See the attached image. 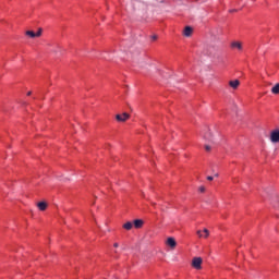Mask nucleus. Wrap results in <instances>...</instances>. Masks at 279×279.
Returning <instances> with one entry per match:
<instances>
[{"label": "nucleus", "mask_w": 279, "mask_h": 279, "mask_svg": "<svg viewBox=\"0 0 279 279\" xmlns=\"http://www.w3.org/2000/svg\"><path fill=\"white\" fill-rule=\"evenodd\" d=\"M166 245H168L169 247H171V250H175L178 242H175L174 238H168L166 241Z\"/></svg>", "instance_id": "20e7f679"}, {"label": "nucleus", "mask_w": 279, "mask_h": 279, "mask_svg": "<svg viewBox=\"0 0 279 279\" xmlns=\"http://www.w3.org/2000/svg\"><path fill=\"white\" fill-rule=\"evenodd\" d=\"M26 36H28L29 38H36V33L34 31H26Z\"/></svg>", "instance_id": "ddd939ff"}, {"label": "nucleus", "mask_w": 279, "mask_h": 279, "mask_svg": "<svg viewBox=\"0 0 279 279\" xmlns=\"http://www.w3.org/2000/svg\"><path fill=\"white\" fill-rule=\"evenodd\" d=\"M272 95H279V83L271 88Z\"/></svg>", "instance_id": "9b49d317"}, {"label": "nucleus", "mask_w": 279, "mask_h": 279, "mask_svg": "<svg viewBox=\"0 0 279 279\" xmlns=\"http://www.w3.org/2000/svg\"><path fill=\"white\" fill-rule=\"evenodd\" d=\"M231 48L238 49V51H243V44H241V41H232Z\"/></svg>", "instance_id": "39448f33"}, {"label": "nucleus", "mask_w": 279, "mask_h": 279, "mask_svg": "<svg viewBox=\"0 0 279 279\" xmlns=\"http://www.w3.org/2000/svg\"><path fill=\"white\" fill-rule=\"evenodd\" d=\"M153 206H156V203H151Z\"/></svg>", "instance_id": "393cba45"}, {"label": "nucleus", "mask_w": 279, "mask_h": 279, "mask_svg": "<svg viewBox=\"0 0 279 279\" xmlns=\"http://www.w3.org/2000/svg\"><path fill=\"white\" fill-rule=\"evenodd\" d=\"M206 151H210V145H205Z\"/></svg>", "instance_id": "a211bd4d"}, {"label": "nucleus", "mask_w": 279, "mask_h": 279, "mask_svg": "<svg viewBox=\"0 0 279 279\" xmlns=\"http://www.w3.org/2000/svg\"><path fill=\"white\" fill-rule=\"evenodd\" d=\"M229 86L231 88H233V90H236V88H239V86H241V82L239 80L230 81Z\"/></svg>", "instance_id": "423d86ee"}, {"label": "nucleus", "mask_w": 279, "mask_h": 279, "mask_svg": "<svg viewBox=\"0 0 279 279\" xmlns=\"http://www.w3.org/2000/svg\"><path fill=\"white\" fill-rule=\"evenodd\" d=\"M215 178H219V173H216V174H215Z\"/></svg>", "instance_id": "4be33fe9"}, {"label": "nucleus", "mask_w": 279, "mask_h": 279, "mask_svg": "<svg viewBox=\"0 0 279 279\" xmlns=\"http://www.w3.org/2000/svg\"><path fill=\"white\" fill-rule=\"evenodd\" d=\"M215 51H217V46H208L206 48L207 56H213V53H215Z\"/></svg>", "instance_id": "1a4fd4ad"}, {"label": "nucleus", "mask_w": 279, "mask_h": 279, "mask_svg": "<svg viewBox=\"0 0 279 279\" xmlns=\"http://www.w3.org/2000/svg\"><path fill=\"white\" fill-rule=\"evenodd\" d=\"M27 95H28V96L32 95V92H28Z\"/></svg>", "instance_id": "b1692460"}, {"label": "nucleus", "mask_w": 279, "mask_h": 279, "mask_svg": "<svg viewBox=\"0 0 279 279\" xmlns=\"http://www.w3.org/2000/svg\"><path fill=\"white\" fill-rule=\"evenodd\" d=\"M198 191H199L201 193H206V187H205V186H199V187H198Z\"/></svg>", "instance_id": "f3484780"}, {"label": "nucleus", "mask_w": 279, "mask_h": 279, "mask_svg": "<svg viewBox=\"0 0 279 279\" xmlns=\"http://www.w3.org/2000/svg\"><path fill=\"white\" fill-rule=\"evenodd\" d=\"M207 180H208L209 182H213L214 178L209 175V177H207Z\"/></svg>", "instance_id": "6ab92c4d"}, {"label": "nucleus", "mask_w": 279, "mask_h": 279, "mask_svg": "<svg viewBox=\"0 0 279 279\" xmlns=\"http://www.w3.org/2000/svg\"><path fill=\"white\" fill-rule=\"evenodd\" d=\"M144 223H145V221H143V219H135V220L133 221V226H134V228H136V229L143 228Z\"/></svg>", "instance_id": "0eeeda50"}, {"label": "nucleus", "mask_w": 279, "mask_h": 279, "mask_svg": "<svg viewBox=\"0 0 279 279\" xmlns=\"http://www.w3.org/2000/svg\"><path fill=\"white\" fill-rule=\"evenodd\" d=\"M128 119H130V114L128 112L116 116V120L119 121V123H125V121H128Z\"/></svg>", "instance_id": "f03ea898"}, {"label": "nucleus", "mask_w": 279, "mask_h": 279, "mask_svg": "<svg viewBox=\"0 0 279 279\" xmlns=\"http://www.w3.org/2000/svg\"><path fill=\"white\" fill-rule=\"evenodd\" d=\"M204 239H208V236H210V231H208V229H204Z\"/></svg>", "instance_id": "2eb2a0df"}, {"label": "nucleus", "mask_w": 279, "mask_h": 279, "mask_svg": "<svg viewBox=\"0 0 279 279\" xmlns=\"http://www.w3.org/2000/svg\"><path fill=\"white\" fill-rule=\"evenodd\" d=\"M47 202H39V203H37V208L39 209V210H41V211H45V210H47Z\"/></svg>", "instance_id": "9d476101"}, {"label": "nucleus", "mask_w": 279, "mask_h": 279, "mask_svg": "<svg viewBox=\"0 0 279 279\" xmlns=\"http://www.w3.org/2000/svg\"><path fill=\"white\" fill-rule=\"evenodd\" d=\"M192 34H193V27L186 26L183 31V35L186 36V38H189Z\"/></svg>", "instance_id": "6e6552de"}, {"label": "nucleus", "mask_w": 279, "mask_h": 279, "mask_svg": "<svg viewBox=\"0 0 279 279\" xmlns=\"http://www.w3.org/2000/svg\"><path fill=\"white\" fill-rule=\"evenodd\" d=\"M123 228H124V230H132V228H134V223L129 221V222L123 225Z\"/></svg>", "instance_id": "f8f14e48"}, {"label": "nucleus", "mask_w": 279, "mask_h": 279, "mask_svg": "<svg viewBox=\"0 0 279 279\" xmlns=\"http://www.w3.org/2000/svg\"><path fill=\"white\" fill-rule=\"evenodd\" d=\"M202 263H203L202 257H194L192 259V267H194V269H202Z\"/></svg>", "instance_id": "f257e3e1"}, {"label": "nucleus", "mask_w": 279, "mask_h": 279, "mask_svg": "<svg viewBox=\"0 0 279 279\" xmlns=\"http://www.w3.org/2000/svg\"><path fill=\"white\" fill-rule=\"evenodd\" d=\"M113 247H119V243L116 242V243L113 244Z\"/></svg>", "instance_id": "412c9836"}, {"label": "nucleus", "mask_w": 279, "mask_h": 279, "mask_svg": "<svg viewBox=\"0 0 279 279\" xmlns=\"http://www.w3.org/2000/svg\"><path fill=\"white\" fill-rule=\"evenodd\" d=\"M43 36V28H38L37 33H35V38H40Z\"/></svg>", "instance_id": "4468645a"}, {"label": "nucleus", "mask_w": 279, "mask_h": 279, "mask_svg": "<svg viewBox=\"0 0 279 279\" xmlns=\"http://www.w3.org/2000/svg\"><path fill=\"white\" fill-rule=\"evenodd\" d=\"M196 234L199 239H204V233H202V230L196 231Z\"/></svg>", "instance_id": "dca6fc26"}, {"label": "nucleus", "mask_w": 279, "mask_h": 279, "mask_svg": "<svg viewBox=\"0 0 279 279\" xmlns=\"http://www.w3.org/2000/svg\"><path fill=\"white\" fill-rule=\"evenodd\" d=\"M270 141L272 143H279V129L272 130L270 132Z\"/></svg>", "instance_id": "7ed1b4c3"}, {"label": "nucleus", "mask_w": 279, "mask_h": 279, "mask_svg": "<svg viewBox=\"0 0 279 279\" xmlns=\"http://www.w3.org/2000/svg\"><path fill=\"white\" fill-rule=\"evenodd\" d=\"M233 182H239V180H236V179H233Z\"/></svg>", "instance_id": "5701e85b"}, {"label": "nucleus", "mask_w": 279, "mask_h": 279, "mask_svg": "<svg viewBox=\"0 0 279 279\" xmlns=\"http://www.w3.org/2000/svg\"><path fill=\"white\" fill-rule=\"evenodd\" d=\"M157 39H158V36L154 35L153 40H157Z\"/></svg>", "instance_id": "aec40b11"}]
</instances>
